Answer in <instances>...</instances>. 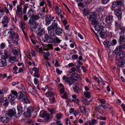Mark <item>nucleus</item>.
<instances>
[{
  "label": "nucleus",
  "mask_w": 125,
  "mask_h": 125,
  "mask_svg": "<svg viewBox=\"0 0 125 125\" xmlns=\"http://www.w3.org/2000/svg\"><path fill=\"white\" fill-rule=\"evenodd\" d=\"M5 33L6 36L12 38V43L14 44H12L13 45H15L17 44L18 36L16 33L14 31L13 29L7 30L5 31Z\"/></svg>",
  "instance_id": "obj_1"
},
{
  "label": "nucleus",
  "mask_w": 125,
  "mask_h": 125,
  "mask_svg": "<svg viewBox=\"0 0 125 125\" xmlns=\"http://www.w3.org/2000/svg\"><path fill=\"white\" fill-rule=\"evenodd\" d=\"M48 35H45L44 37L45 39L49 43L59 44L62 41L61 40L57 37H54L53 36H51L48 38Z\"/></svg>",
  "instance_id": "obj_2"
},
{
  "label": "nucleus",
  "mask_w": 125,
  "mask_h": 125,
  "mask_svg": "<svg viewBox=\"0 0 125 125\" xmlns=\"http://www.w3.org/2000/svg\"><path fill=\"white\" fill-rule=\"evenodd\" d=\"M58 26L57 23L55 22V21H54V22H52L51 25L47 27L48 33L49 34L50 36H53L54 30L58 27Z\"/></svg>",
  "instance_id": "obj_3"
},
{
  "label": "nucleus",
  "mask_w": 125,
  "mask_h": 125,
  "mask_svg": "<svg viewBox=\"0 0 125 125\" xmlns=\"http://www.w3.org/2000/svg\"><path fill=\"white\" fill-rule=\"evenodd\" d=\"M16 98L20 100L22 99V100L26 103H30V100L24 95H23V93L19 92L18 93L16 92Z\"/></svg>",
  "instance_id": "obj_4"
},
{
  "label": "nucleus",
  "mask_w": 125,
  "mask_h": 125,
  "mask_svg": "<svg viewBox=\"0 0 125 125\" xmlns=\"http://www.w3.org/2000/svg\"><path fill=\"white\" fill-rule=\"evenodd\" d=\"M93 32L97 36L101 37L102 38H105V34L107 32L106 28L104 27L102 29H100L96 31H94Z\"/></svg>",
  "instance_id": "obj_5"
},
{
  "label": "nucleus",
  "mask_w": 125,
  "mask_h": 125,
  "mask_svg": "<svg viewBox=\"0 0 125 125\" xmlns=\"http://www.w3.org/2000/svg\"><path fill=\"white\" fill-rule=\"evenodd\" d=\"M9 21V19L6 16H3L2 15L0 17V22H1L4 27L7 26Z\"/></svg>",
  "instance_id": "obj_6"
},
{
  "label": "nucleus",
  "mask_w": 125,
  "mask_h": 125,
  "mask_svg": "<svg viewBox=\"0 0 125 125\" xmlns=\"http://www.w3.org/2000/svg\"><path fill=\"white\" fill-rule=\"evenodd\" d=\"M27 111L24 114V116L28 118L30 117L31 115V113L34 111V108L31 106H30L27 108Z\"/></svg>",
  "instance_id": "obj_7"
},
{
  "label": "nucleus",
  "mask_w": 125,
  "mask_h": 125,
  "mask_svg": "<svg viewBox=\"0 0 125 125\" xmlns=\"http://www.w3.org/2000/svg\"><path fill=\"white\" fill-rule=\"evenodd\" d=\"M8 116L7 115H6V114H2L1 115L0 120L3 123H7L10 121V119Z\"/></svg>",
  "instance_id": "obj_8"
},
{
  "label": "nucleus",
  "mask_w": 125,
  "mask_h": 125,
  "mask_svg": "<svg viewBox=\"0 0 125 125\" xmlns=\"http://www.w3.org/2000/svg\"><path fill=\"white\" fill-rule=\"evenodd\" d=\"M11 93L8 96L9 100L11 102L13 101L16 98V91H11Z\"/></svg>",
  "instance_id": "obj_9"
},
{
  "label": "nucleus",
  "mask_w": 125,
  "mask_h": 125,
  "mask_svg": "<svg viewBox=\"0 0 125 125\" xmlns=\"http://www.w3.org/2000/svg\"><path fill=\"white\" fill-rule=\"evenodd\" d=\"M0 102L4 106H7L8 104V101L6 97L2 96H0Z\"/></svg>",
  "instance_id": "obj_10"
},
{
  "label": "nucleus",
  "mask_w": 125,
  "mask_h": 125,
  "mask_svg": "<svg viewBox=\"0 0 125 125\" xmlns=\"http://www.w3.org/2000/svg\"><path fill=\"white\" fill-rule=\"evenodd\" d=\"M125 56L124 52H120L118 53L115 56V59L117 61H119L122 59Z\"/></svg>",
  "instance_id": "obj_11"
},
{
  "label": "nucleus",
  "mask_w": 125,
  "mask_h": 125,
  "mask_svg": "<svg viewBox=\"0 0 125 125\" xmlns=\"http://www.w3.org/2000/svg\"><path fill=\"white\" fill-rule=\"evenodd\" d=\"M16 110L14 108L9 110L7 114H6V115H7L10 117H12L13 116L15 115L16 114Z\"/></svg>",
  "instance_id": "obj_12"
},
{
  "label": "nucleus",
  "mask_w": 125,
  "mask_h": 125,
  "mask_svg": "<svg viewBox=\"0 0 125 125\" xmlns=\"http://www.w3.org/2000/svg\"><path fill=\"white\" fill-rule=\"evenodd\" d=\"M17 10H16V15L18 17H20V16L22 15L23 14L22 8V7L18 5L17 6Z\"/></svg>",
  "instance_id": "obj_13"
},
{
  "label": "nucleus",
  "mask_w": 125,
  "mask_h": 125,
  "mask_svg": "<svg viewBox=\"0 0 125 125\" xmlns=\"http://www.w3.org/2000/svg\"><path fill=\"white\" fill-rule=\"evenodd\" d=\"M105 24L104 23H98L95 25L94 26L95 31H98L100 29H102L104 28Z\"/></svg>",
  "instance_id": "obj_14"
},
{
  "label": "nucleus",
  "mask_w": 125,
  "mask_h": 125,
  "mask_svg": "<svg viewBox=\"0 0 125 125\" xmlns=\"http://www.w3.org/2000/svg\"><path fill=\"white\" fill-rule=\"evenodd\" d=\"M113 17L111 15L107 16L105 18V21L109 25L111 24L113 21Z\"/></svg>",
  "instance_id": "obj_15"
},
{
  "label": "nucleus",
  "mask_w": 125,
  "mask_h": 125,
  "mask_svg": "<svg viewBox=\"0 0 125 125\" xmlns=\"http://www.w3.org/2000/svg\"><path fill=\"white\" fill-rule=\"evenodd\" d=\"M115 14L118 17L119 19L121 20L122 15L121 10L119 9L115 10L114 11Z\"/></svg>",
  "instance_id": "obj_16"
},
{
  "label": "nucleus",
  "mask_w": 125,
  "mask_h": 125,
  "mask_svg": "<svg viewBox=\"0 0 125 125\" xmlns=\"http://www.w3.org/2000/svg\"><path fill=\"white\" fill-rule=\"evenodd\" d=\"M97 15V13L96 12H89L87 15V17L88 19L92 20L93 19L96 17Z\"/></svg>",
  "instance_id": "obj_17"
},
{
  "label": "nucleus",
  "mask_w": 125,
  "mask_h": 125,
  "mask_svg": "<svg viewBox=\"0 0 125 125\" xmlns=\"http://www.w3.org/2000/svg\"><path fill=\"white\" fill-rule=\"evenodd\" d=\"M40 18V16L39 15L37 14L34 15L33 14L31 16L29 20L30 22L31 23L32 21H34L37 20Z\"/></svg>",
  "instance_id": "obj_18"
},
{
  "label": "nucleus",
  "mask_w": 125,
  "mask_h": 125,
  "mask_svg": "<svg viewBox=\"0 0 125 125\" xmlns=\"http://www.w3.org/2000/svg\"><path fill=\"white\" fill-rule=\"evenodd\" d=\"M46 16L45 18V25L48 26L50 23L52 18L51 16L49 15H46Z\"/></svg>",
  "instance_id": "obj_19"
},
{
  "label": "nucleus",
  "mask_w": 125,
  "mask_h": 125,
  "mask_svg": "<svg viewBox=\"0 0 125 125\" xmlns=\"http://www.w3.org/2000/svg\"><path fill=\"white\" fill-rule=\"evenodd\" d=\"M42 117L44 118V120L45 122L48 121L50 119V114L45 112L43 113L42 114Z\"/></svg>",
  "instance_id": "obj_20"
},
{
  "label": "nucleus",
  "mask_w": 125,
  "mask_h": 125,
  "mask_svg": "<svg viewBox=\"0 0 125 125\" xmlns=\"http://www.w3.org/2000/svg\"><path fill=\"white\" fill-rule=\"evenodd\" d=\"M28 23L30 25L31 28L33 29H35L38 25V24L34 21H32L31 23L30 22V20H29Z\"/></svg>",
  "instance_id": "obj_21"
},
{
  "label": "nucleus",
  "mask_w": 125,
  "mask_h": 125,
  "mask_svg": "<svg viewBox=\"0 0 125 125\" xmlns=\"http://www.w3.org/2000/svg\"><path fill=\"white\" fill-rule=\"evenodd\" d=\"M80 109L81 112L83 114H85L86 113L89 111V109H85V108L83 106H81L80 107Z\"/></svg>",
  "instance_id": "obj_22"
},
{
  "label": "nucleus",
  "mask_w": 125,
  "mask_h": 125,
  "mask_svg": "<svg viewBox=\"0 0 125 125\" xmlns=\"http://www.w3.org/2000/svg\"><path fill=\"white\" fill-rule=\"evenodd\" d=\"M123 2L122 0H116L113 3V6L115 5L116 6H121Z\"/></svg>",
  "instance_id": "obj_23"
},
{
  "label": "nucleus",
  "mask_w": 125,
  "mask_h": 125,
  "mask_svg": "<svg viewBox=\"0 0 125 125\" xmlns=\"http://www.w3.org/2000/svg\"><path fill=\"white\" fill-rule=\"evenodd\" d=\"M111 41H110L109 40H106L104 41L103 42L104 45L107 47H109L111 45Z\"/></svg>",
  "instance_id": "obj_24"
},
{
  "label": "nucleus",
  "mask_w": 125,
  "mask_h": 125,
  "mask_svg": "<svg viewBox=\"0 0 125 125\" xmlns=\"http://www.w3.org/2000/svg\"><path fill=\"white\" fill-rule=\"evenodd\" d=\"M6 60L5 58H2L0 62V66L4 67L6 65Z\"/></svg>",
  "instance_id": "obj_25"
},
{
  "label": "nucleus",
  "mask_w": 125,
  "mask_h": 125,
  "mask_svg": "<svg viewBox=\"0 0 125 125\" xmlns=\"http://www.w3.org/2000/svg\"><path fill=\"white\" fill-rule=\"evenodd\" d=\"M71 77L75 81L78 80L80 77V76L76 73H74L71 74Z\"/></svg>",
  "instance_id": "obj_26"
},
{
  "label": "nucleus",
  "mask_w": 125,
  "mask_h": 125,
  "mask_svg": "<svg viewBox=\"0 0 125 125\" xmlns=\"http://www.w3.org/2000/svg\"><path fill=\"white\" fill-rule=\"evenodd\" d=\"M125 65V59H123L119 61L118 63V65L120 67H123Z\"/></svg>",
  "instance_id": "obj_27"
},
{
  "label": "nucleus",
  "mask_w": 125,
  "mask_h": 125,
  "mask_svg": "<svg viewBox=\"0 0 125 125\" xmlns=\"http://www.w3.org/2000/svg\"><path fill=\"white\" fill-rule=\"evenodd\" d=\"M55 30V33L58 35H59L61 34L62 33L63 31L62 29L60 28H56Z\"/></svg>",
  "instance_id": "obj_28"
},
{
  "label": "nucleus",
  "mask_w": 125,
  "mask_h": 125,
  "mask_svg": "<svg viewBox=\"0 0 125 125\" xmlns=\"http://www.w3.org/2000/svg\"><path fill=\"white\" fill-rule=\"evenodd\" d=\"M43 32V30L40 28L38 29L36 31V34L38 37H40L42 35V33Z\"/></svg>",
  "instance_id": "obj_29"
},
{
  "label": "nucleus",
  "mask_w": 125,
  "mask_h": 125,
  "mask_svg": "<svg viewBox=\"0 0 125 125\" xmlns=\"http://www.w3.org/2000/svg\"><path fill=\"white\" fill-rule=\"evenodd\" d=\"M109 59L111 61L113 59L115 54L113 52L110 51L108 53Z\"/></svg>",
  "instance_id": "obj_30"
},
{
  "label": "nucleus",
  "mask_w": 125,
  "mask_h": 125,
  "mask_svg": "<svg viewBox=\"0 0 125 125\" xmlns=\"http://www.w3.org/2000/svg\"><path fill=\"white\" fill-rule=\"evenodd\" d=\"M28 90L29 92L31 93H33L36 92L34 88L31 86H30L28 87Z\"/></svg>",
  "instance_id": "obj_31"
},
{
  "label": "nucleus",
  "mask_w": 125,
  "mask_h": 125,
  "mask_svg": "<svg viewBox=\"0 0 125 125\" xmlns=\"http://www.w3.org/2000/svg\"><path fill=\"white\" fill-rule=\"evenodd\" d=\"M73 79L72 77H69L67 79V81L69 85L72 84L73 83Z\"/></svg>",
  "instance_id": "obj_32"
},
{
  "label": "nucleus",
  "mask_w": 125,
  "mask_h": 125,
  "mask_svg": "<svg viewBox=\"0 0 125 125\" xmlns=\"http://www.w3.org/2000/svg\"><path fill=\"white\" fill-rule=\"evenodd\" d=\"M115 51L117 52L118 53L123 51L122 50V46H118L116 47L115 50Z\"/></svg>",
  "instance_id": "obj_33"
},
{
  "label": "nucleus",
  "mask_w": 125,
  "mask_h": 125,
  "mask_svg": "<svg viewBox=\"0 0 125 125\" xmlns=\"http://www.w3.org/2000/svg\"><path fill=\"white\" fill-rule=\"evenodd\" d=\"M18 57L16 56L14 57H10V62H11L12 63L13 62H12L13 61L16 62L18 61Z\"/></svg>",
  "instance_id": "obj_34"
},
{
  "label": "nucleus",
  "mask_w": 125,
  "mask_h": 125,
  "mask_svg": "<svg viewBox=\"0 0 125 125\" xmlns=\"http://www.w3.org/2000/svg\"><path fill=\"white\" fill-rule=\"evenodd\" d=\"M121 31L119 32V35L120 36H125L124 35V33H125V28L122 27L121 28Z\"/></svg>",
  "instance_id": "obj_35"
},
{
  "label": "nucleus",
  "mask_w": 125,
  "mask_h": 125,
  "mask_svg": "<svg viewBox=\"0 0 125 125\" xmlns=\"http://www.w3.org/2000/svg\"><path fill=\"white\" fill-rule=\"evenodd\" d=\"M17 109L18 112V115L20 114L23 112L22 107L21 105H18L17 106Z\"/></svg>",
  "instance_id": "obj_36"
},
{
  "label": "nucleus",
  "mask_w": 125,
  "mask_h": 125,
  "mask_svg": "<svg viewBox=\"0 0 125 125\" xmlns=\"http://www.w3.org/2000/svg\"><path fill=\"white\" fill-rule=\"evenodd\" d=\"M73 88L74 91L76 93L79 94L80 92V89L78 86L77 85L73 87Z\"/></svg>",
  "instance_id": "obj_37"
},
{
  "label": "nucleus",
  "mask_w": 125,
  "mask_h": 125,
  "mask_svg": "<svg viewBox=\"0 0 125 125\" xmlns=\"http://www.w3.org/2000/svg\"><path fill=\"white\" fill-rule=\"evenodd\" d=\"M77 71V69L74 67H72L70 69V71L69 72L70 74H72L75 73V72Z\"/></svg>",
  "instance_id": "obj_38"
},
{
  "label": "nucleus",
  "mask_w": 125,
  "mask_h": 125,
  "mask_svg": "<svg viewBox=\"0 0 125 125\" xmlns=\"http://www.w3.org/2000/svg\"><path fill=\"white\" fill-rule=\"evenodd\" d=\"M20 24V26L22 29V30H24L25 29V23L23 21H21L19 23Z\"/></svg>",
  "instance_id": "obj_39"
},
{
  "label": "nucleus",
  "mask_w": 125,
  "mask_h": 125,
  "mask_svg": "<svg viewBox=\"0 0 125 125\" xmlns=\"http://www.w3.org/2000/svg\"><path fill=\"white\" fill-rule=\"evenodd\" d=\"M28 7V5L27 4H25L24 5L23 11L22 12L24 14H25L26 13L27 9Z\"/></svg>",
  "instance_id": "obj_40"
},
{
  "label": "nucleus",
  "mask_w": 125,
  "mask_h": 125,
  "mask_svg": "<svg viewBox=\"0 0 125 125\" xmlns=\"http://www.w3.org/2000/svg\"><path fill=\"white\" fill-rule=\"evenodd\" d=\"M55 6V10L56 12L58 14H60L62 12L61 10L59 9L58 6Z\"/></svg>",
  "instance_id": "obj_41"
},
{
  "label": "nucleus",
  "mask_w": 125,
  "mask_h": 125,
  "mask_svg": "<svg viewBox=\"0 0 125 125\" xmlns=\"http://www.w3.org/2000/svg\"><path fill=\"white\" fill-rule=\"evenodd\" d=\"M68 26H65V28L66 30L67 31V34L69 36H70L71 35V33L70 32V30L69 29Z\"/></svg>",
  "instance_id": "obj_42"
},
{
  "label": "nucleus",
  "mask_w": 125,
  "mask_h": 125,
  "mask_svg": "<svg viewBox=\"0 0 125 125\" xmlns=\"http://www.w3.org/2000/svg\"><path fill=\"white\" fill-rule=\"evenodd\" d=\"M91 20V23L92 25H96L97 24L99 23V22L97 21L94 18L93 19Z\"/></svg>",
  "instance_id": "obj_43"
},
{
  "label": "nucleus",
  "mask_w": 125,
  "mask_h": 125,
  "mask_svg": "<svg viewBox=\"0 0 125 125\" xmlns=\"http://www.w3.org/2000/svg\"><path fill=\"white\" fill-rule=\"evenodd\" d=\"M5 52L4 54L3 55V56L4 58H5V59L6 58H7L8 57V55L7 54V52H8V51H7L6 50H4Z\"/></svg>",
  "instance_id": "obj_44"
},
{
  "label": "nucleus",
  "mask_w": 125,
  "mask_h": 125,
  "mask_svg": "<svg viewBox=\"0 0 125 125\" xmlns=\"http://www.w3.org/2000/svg\"><path fill=\"white\" fill-rule=\"evenodd\" d=\"M125 39V36H120L119 39V40L120 42V43L121 44L122 43V42H123Z\"/></svg>",
  "instance_id": "obj_45"
},
{
  "label": "nucleus",
  "mask_w": 125,
  "mask_h": 125,
  "mask_svg": "<svg viewBox=\"0 0 125 125\" xmlns=\"http://www.w3.org/2000/svg\"><path fill=\"white\" fill-rule=\"evenodd\" d=\"M54 95V93L51 92H47L45 94L46 96L47 97H49L50 96H52Z\"/></svg>",
  "instance_id": "obj_46"
},
{
  "label": "nucleus",
  "mask_w": 125,
  "mask_h": 125,
  "mask_svg": "<svg viewBox=\"0 0 125 125\" xmlns=\"http://www.w3.org/2000/svg\"><path fill=\"white\" fill-rule=\"evenodd\" d=\"M84 94L85 97L86 98H89L91 96L90 93L89 92H84Z\"/></svg>",
  "instance_id": "obj_47"
},
{
  "label": "nucleus",
  "mask_w": 125,
  "mask_h": 125,
  "mask_svg": "<svg viewBox=\"0 0 125 125\" xmlns=\"http://www.w3.org/2000/svg\"><path fill=\"white\" fill-rule=\"evenodd\" d=\"M89 12L88 10L84 8L83 10V13L85 16H86V15H87Z\"/></svg>",
  "instance_id": "obj_48"
},
{
  "label": "nucleus",
  "mask_w": 125,
  "mask_h": 125,
  "mask_svg": "<svg viewBox=\"0 0 125 125\" xmlns=\"http://www.w3.org/2000/svg\"><path fill=\"white\" fill-rule=\"evenodd\" d=\"M115 26L116 28L118 29H121V28H122L121 27V24H120L118 23L116 21L115 22Z\"/></svg>",
  "instance_id": "obj_49"
},
{
  "label": "nucleus",
  "mask_w": 125,
  "mask_h": 125,
  "mask_svg": "<svg viewBox=\"0 0 125 125\" xmlns=\"http://www.w3.org/2000/svg\"><path fill=\"white\" fill-rule=\"evenodd\" d=\"M96 120L95 119H93L91 121H90L89 122V124L90 125H93L96 122Z\"/></svg>",
  "instance_id": "obj_50"
},
{
  "label": "nucleus",
  "mask_w": 125,
  "mask_h": 125,
  "mask_svg": "<svg viewBox=\"0 0 125 125\" xmlns=\"http://www.w3.org/2000/svg\"><path fill=\"white\" fill-rule=\"evenodd\" d=\"M75 65L76 66L77 68V72H78L79 73H80V65L77 64V63H75Z\"/></svg>",
  "instance_id": "obj_51"
},
{
  "label": "nucleus",
  "mask_w": 125,
  "mask_h": 125,
  "mask_svg": "<svg viewBox=\"0 0 125 125\" xmlns=\"http://www.w3.org/2000/svg\"><path fill=\"white\" fill-rule=\"evenodd\" d=\"M17 48L14 47L12 49V51L13 54L15 55H16L18 53V51H17Z\"/></svg>",
  "instance_id": "obj_52"
},
{
  "label": "nucleus",
  "mask_w": 125,
  "mask_h": 125,
  "mask_svg": "<svg viewBox=\"0 0 125 125\" xmlns=\"http://www.w3.org/2000/svg\"><path fill=\"white\" fill-rule=\"evenodd\" d=\"M48 110L51 113V114H53L55 113V110L54 109H48Z\"/></svg>",
  "instance_id": "obj_53"
},
{
  "label": "nucleus",
  "mask_w": 125,
  "mask_h": 125,
  "mask_svg": "<svg viewBox=\"0 0 125 125\" xmlns=\"http://www.w3.org/2000/svg\"><path fill=\"white\" fill-rule=\"evenodd\" d=\"M93 0H84V3L86 4H88L90 3Z\"/></svg>",
  "instance_id": "obj_54"
},
{
  "label": "nucleus",
  "mask_w": 125,
  "mask_h": 125,
  "mask_svg": "<svg viewBox=\"0 0 125 125\" xmlns=\"http://www.w3.org/2000/svg\"><path fill=\"white\" fill-rule=\"evenodd\" d=\"M117 42L116 41V40L115 39H113L112 40V42H111V45L113 46V45H114L116 44Z\"/></svg>",
  "instance_id": "obj_55"
},
{
  "label": "nucleus",
  "mask_w": 125,
  "mask_h": 125,
  "mask_svg": "<svg viewBox=\"0 0 125 125\" xmlns=\"http://www.w3.org/2000/svg\"><path fill=\"white\" fill-rule=\"evenodd\" d=\"M35 5V3L34 2H31L30 5L31 6V8H35V7L34 6Z\"/></svg>",
  "instance_id": "obj_56"
},
{
  "label": "nucleus",
  "mask_w": 125,
  "mask_h": 125,
  "mask_svg": "<svg viewBox=\"0 0 125 125\" xmlns=\"http://www.w3.org/2000/svg\"><path fill=\"white\" fill-rule=\"evenodd\" d=\"M6 45L5 43H2L0 45V47L1 49H3L5 47Z\"/></svg>",
  "instance_id": "obj_57"
},
{
  "label": "nucleus",
  "mask_w": 125,
  "mask_h": 125,
  "mask_svg": "<svg viewBox=\"0 0 125 125\" xmlns=\"http://www.w3.org/2000/svg\"><path fill=\"white\" fill-rule=\"evenodd\" d=\"M34 76L38 78L39 77V75L38 73V72H35L33 75Z\"/></svg>",
  "instance_id": "obj_58"
},
{
  "label": "nucleus",
  "mask_w": 125,
  "mask_h": 125,
  "mask_svg": "<svg viewBox=\"0 0 125 125\" xmlns=\"http://www.w3.org/2000/svg\"><path fill=\"white\" fill-rule=\"evenodd\" d=\"M86 4L85 3V4H84L83 3V2H82L78 3V5L79 6L84 7L85 6V5Z\"/></svg>",
  "instance_id": "obj_59"
},
{
  "label": "nucleus",
  "mask_w": 125,
  "mask_h": 125,
  "mask_svg": "<svg viewBox=\"0 0 125 125\" xmlns=\"http://www.w3.org/2000/svg\"><path fill=\"white\" fill-rule=\"evenodd\" d=\"M56 71L57 73L58 74H60L62 72V71L59 70L58 68H56Z\"/></svg>",
  "instance_id": "obj_60"
},
{
  "label": "nucleus",
  "mask_w": 125,
  "mask_h": 125,
  "mask_svg": "<svg viewBox=\"0 0 125 125\" xmlns=\"http://www.w3.org/2000/svg\"><path fill=\"white\" fill-rule=\"evenodd\" d=\"M56 116L57 118L58 119H60L62 118V116L60 114H57L56 115Z\"/></svg>",
  "instance_id": "obj_61"
},
{
  "label": "nucleus",
  "mask_w": 125,
  "mask_h": 125,
  "mask_svg": "<svg viewBox=\"0 0 125 125\" xmlns=\"http://www.w3.org/2000/svg\"><path fill=\"white\" fill-rule=\"evenodd\" d=\"M33 37V36H30V38L31 39V41L32 42L33 44H36V42H35V41L34 40H33V39H31L32 37Z\"/></svg>",
  "instance_id": "obj_62"
},
{
  "label": "nucleus",
  "mask_w": 125,
  "mask_h": 125,
  "mask_svg": "<svg viewBox=\"0 0 125 125\" xmlns=\"http://www.w3.org/2000/svg\"><path fill=\"white\" fill-rule=\"evenodd\" d=\"M67 94L66 92H64L63 95L62 96V97L64 98H65L67 97Z\"/></svg>",
  "instance_id": "obj_63"
},
{
  "label": "nucleus",
  "mask_w": 125,
  "mask_h": 125,
  "mask_svg": "<svg viewBox=\"0 0 125 125\" xmlns=\"http://www.w3.org/2000/svg\"><path fill=\"white\" fill-rule=\"evenodd\" d=\"M56 124L57 125H63L61 123V121H56Z\"/></svg>",
  "instance_id": "obj_64"
}]
</instances>
